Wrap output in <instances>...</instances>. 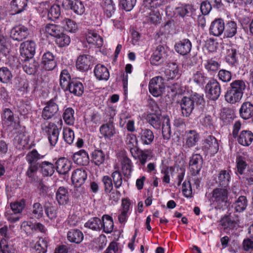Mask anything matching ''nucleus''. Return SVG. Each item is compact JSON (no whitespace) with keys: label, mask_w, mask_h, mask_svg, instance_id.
Listing matches in <instances>:
<instances>
[{"label":"nucleus","mask_w":253,"mask_h":253,"mask_svg":"<svg viewBox=\"0 0 253 253\" xmlns=\"http://www.w3.org/2000/svg\"><path fill=\"white\" fill-rule=\"evenodd\" d=\"M92 158L96 165L100 166L104 162L105 155L102 150H96L92 152Z\"/></svg>","instance_id":"56"},{"label":"nucleus","mask_w":253,"mask_h":253,"mask_svg":"<svg viewBox=\"0 0 253 253\" xmlns=\"http://www.w3.org/2000/svg\"><path fill=\"white\" fill-rule=\"evenodd\" d=\"M228 198V191L225 188H216L212 192L211 200L217 205L226 203Z\"/></svg>","instance_id":"10"},{"label":"nucleus","mask_w":253,"mask_h":253,"mask_svg":"<svg viewBox=\"0 0 253 253\" xmlns=\"http://www.w3.org/2000/svg\"><path fill=\"white\" fill-rule=\"evenodd\" d=\"M84 226L94 231H99L101 229V219L98 217H92L86 222Z\"/></svg>","instance_id":"49"},{"label":"nucleus","mask_w":253,"mask_h":253,"mask_svg":"<svg viewBox=\"0 0 253 253\" xmlns=\"http://www.w3.org/2000/svg\"><path fill=\"white\" fill-rule=\"evenodd\" d=\"M55 42L59 46L64 47L70 44L71 39L69 36L61 32L59 35L56 37Z\"/></svg>","instance_id":"57"},{"label":"nucleus","mask_w":253,"mask_h":253,"mask_svg":"<svg viewBox=\"0 0 253 253\" xmlns=\"http://www.w3.org/2000/svg\"><path fill=\"white\" fill-rule=\"evenodd\" d=\"M0 251L1 253H17L12 239L0 240Z\"/></svg>","instance_id":"28"},{"label":"nucleus","mask_w":253,"mask_h":253,"mask_svg":"<svg viewBox=\"0 0 253 253\" xmlns=\"http://www.w3.org/2000/svg\"><path fill=\"white\" fill-rule=\"evenodd\" d=\"M225 23L221 18H216L211 22L210 28V35L219 37L222 35L224 31Z\"/></svg>","instance_id":"12"},{"label":"nucleus","mask_w":253,"mask_h":253,"mask_svg":"<svg viewBox=\"0 0 253 253\" xmlns=\"http://www.w3.org/2000/svg\"><path fill=\"white\" fill-rule=\"evenodd\" d=\"M87 178V173L85 170L77 169L75 170L72 175L71 180L72 183L76 187L82 185Z\"/></svg>","instance_id":"17"},{"label":"nucleus","mask_w":253,"mask_h":253,"mask_svg":"<svg viewBox=\"0 0 253 253\" xmlns=\"http://www.w3.org/2000/svg\"><path fill=\"white\" fill-rule=\"evenodd\" d=\"M61 14L60 7L58 4L51 6L47 12V18L49 20L54 21L58 19Z\"/></svg>","instance_id":"53"},{"label":"nucleus","mask_w":253,"mask_h":253,"mask_svg":"<svg viewBox=\"0 0 253 253\" xmlns=\"http://www.w3.org/2000/svg\"><path fill=\"white\" fill-rule=\"evenodd\" d=\"M74 114V110L72 108L69 107L65 109L63 115V118L67 124L72 125L74 124L75 121Z\"/></svg>","instance_id":"61"},{"label":"nucleus","mask_w":253,"mask_h":253,"mask_svg":"<svg viewBox=\"0 0 253 253\" xmlns=\"http://www.w3.org/2000/svg\"><path fill=\"white\" fill-rule=\"evenodd\" d=\"M246 87L245 82L241 80L233 81L225 94V100L229 103L235 104L242 99Z\"/></svg>","instance_id":"1"},{"label":"nucleus","mask_w":253,"mask_h":253,"mask_svg":"<svg viewBox=\"0 0 253 253\" xmlns=\"http://www.w3.org/2000/svg\"><path fill=\"white\" fill-rule=\"evenodd\" d=\"M240 116L245 120H247L253 116V105L249 102L243 103L240 109Z\"/></svg>","instance_id":"35"},{"label":"nucleus","mask_w":253,"mask_h":253,"mask_svg":"<svg viewBox=\"0 0 253 253\" xmlns=\"http://www.w3.org/2000/svg\"><path fill=\"white\" fill-rule=\"evenodd\" d=\"M43 209L41 204L39 203H34L32 210V217L39 219L43 216Z\"/></svg>","instance_id":"63"},{"label":"nucleus","mask_w":253,"mask_h":253,"mask_svg":"<svg viewBox=\"0 0 253 253\" xmlns=\"http://www.w3.org/2000/svg\"><path fill=\"white\" fill-rule=\"evenodd\" d=\"M36 44L33 41H27L20 45V53L26 58H33L36 51Z\"/></svg>","instance_id":"13"},{"label":"nucleus","mask_w":253,"mask_h":253,"mask_svg":"<svg viewBox=\"0 0 253 253\" xmlns=\"http://www.w3.org/2000/svg\"><path fill=\"white\" fill-rule=\"evenodd\" d=\"M161 18V15L158 10H153L149 13L146 17V20L148 23L156 25L160 22Z\"/></svg>","instance_id":"58"},{"label":"nucleus","mask_w":253,"mask_h":253,"mask_svg":"<svg viewBox=\"0 0 253 253\" xmlns=\"http://www.w3.org/2000/svg\"><path fill=\"white\" fill-rule=\"evenodd\" d=\"M12 78L11 71L7 68L3 67L0 68V82L7 84L10 82Z\"/></svg>","instance_id":"55"},{"label":"nucleus","mask_w":253,"mask_h":253,"mask_svg":"<svg viewBox=\"0 0 253 253\" xmlns=\"http://www.w3.org/2000/svg\"><path fill=\"white\" fill-rule=\"evenodd\" d=\"M43 155H40L36 150L33 149L28 153L25 159L29 164L38 165L37 162L40 159H43Z\"/></svg>","instance_id":"50"},{"label":"nucleus","mask_w":253,"mask_h":253,"mask_svg":"<svg viewBox=\"0 0 253 253\" xmlns=\"http://www.w3.org/2000/svg\"><path fill=\"white\" fill-rule=\"evenodd\" d=\"M236 139L240 145L246 147L249 146L253 141V133L250 130H242Z\"/></svg>","instance_id":"19"},{"label":"nucleus","mask_w":253,"mask_h":253,"mask_svg":"<svg viewBox=\"0 0 253 253\" xmlns=\"http://www.w3.org/2000/svg\"><path fill=\"white\" fill-rule=\"evenodd\" d=\"M114 226L113 220L111 217L107 215H104L101 219V228L106 233H110Z\"/></svg>","instance_id":"43"},{"label":"nucleus","mask_w":253,"mask_h":253,"mask_svg":"<svg viewBox=\"0 0 253 253\" xmlns=\"http://www.w3.org/2000/svg\"><path fill=\"white\" fill-rule=\"evenodd\" d=\"M164 80L162 77L157 76L152 78L149 84L150 92L155 97L161 95L165 89Z\"/></svg>","instance_id":"4"},{"label":"nucleus","mask_w":253,"mask_h":253,"mask_svg":"<svg viewBox=\"0 0 253 253\" xmlns=\"http://www.w3.org/2000/svg\"><path fill=\"white\" fill-rule=\"evenodd\" d=\"M230 179V171L222 170L219 172L216 181L221 187L226 188L228 186Z\"/></svg>","instance_id":"38"},{"label":"nucleus","mask_w":253,"mask_h":253,"mask_svg":"<svg viewBox=\"0 0 253 253\" xmlns=\"http://www.w3.org/2000/svg\"><path fill=\"white\" fill-rule=\"evenodd\" d=\"M93 62V57L88 55L84 54L80 55L76 61V67L82 71H87L90 69V66Z\"/></svg>","instance_id":"11"},{"label":"nucleus","mask_w":253,"mask_h":253,"mask_svg":"<svg viewBox=\"0 0 253 253\" xmlns=\"http://www.w3.org/2000/svg\"><path fill=\"white\" fill-rule=\"evenodd\" d=\"M101 119L100 114L97 112H93L85 117V124L89 127H95L100 124Z\"/></svg>","instance_id":"32"},{"label":"nucleus","mask_w":253,"mask_h":253,"mask_svg":"<svg viewBox=\"0 0 253 253\" xmlns=\"http://www.w3.org/2000/svg\"><path fill=\"white\" fill-rule=\"evenodd\" d=\"M61 23L65 30L69 32L75 33L78 30V25L74 20L69 18L64 19Z\"/></svg>","instance_id":"44"},{"label":"nucleus","mask_w":253,"mask_h":253,"mask_svg":"<svg viewBox=\"0 0 253 253\" xmlns=\"http://www.w3.org/2000/svg\"><path fill=\"white\" fill-rule=\"evenodd\" d=\"M63 138L65 142L71 144L74 141L75 134L74 131L69 127L64 128L63 130Z\"/></svg>","instance_id":"64"},{"label":"nucleus","mask_w":253,"mask_h":253,"mask_svg":"<svg viewBox=\"0 0 253 253\" xmlns=\"http://www.w3.org/2000/svg\"><path fill=\"white\" fill-rule=\"evenodd\" d=\"M206 91L208 96L212 100H217L221 92V86L216 80H211L206 85Z\"/></svg>","instance_id":"5"},{"label":"nucleus","mask_w":253,"mask_h":253,"mask_svg":"<svg viewBox=\"0 0 253 253\" xmlns=\"http://www.w3.org/2000/svg\"><path fill=\"white\" fill-rule=\"evenodd\" d=\"M104 14L107 18H110L115 13L116 7L113 0H104L102 4Z\"/></svg>","instance_id":"41"},{"label":"nucleus","mask_w":253,"mask_h":253,"mask_svg":"<svg viewBox=\"0 0 253 253\" xmlns=\"http://www.w3.org/2000/svg\"><path fill=\"white\" fill-rule=\"evenodd\" d=\"M72 160L78 165L86 166L89 163L88 155L84 150H81L74 154Z\"/></svg>","instance_id":"24"},{"label":"nucleus","mask_w":253,"mask_h":253,"mask_svg":"<svg viewBox=\"0 0 253 253\" xmlns=\"http://www.w3.org/2000/svg\"><path fill=\"white\" fill-rule=\"evenodd\" d=\"M42 132L47 135L48 140L50 145L55 146L56 144L59 135V131L57 126L53 123H48L41 126Z\"/></svg>","instance_id":"3"},{"label":"nucleus","mask_w":253,"mask_h":253,"mask_svg":"<svg viewBox=\"0 0 253 253\" xmlns=\"http://www.w3.org/2000/svg\"><path fill=\"white\" fill-rule=\"evenodd\" d=\"M204 102L203 96L197 93H194L189 97H183L179 102L182 116L189 117L192 113L195 104L201 105Z\"/></svg>","instance_id":"2"},{"label":"nucleus","mask_w":253,"mask_h":253,"mask_svg":"<svg viewBox=\"0 0 253 253\" xmlns=\"http://www.w3.org/2000/svg\"><path fill=\"white\" fill-rule=\"evenodd\" d=\"M84 238L83 233L79 229H71L67 232V238L71 243L79 244L83 241Z\"/></svg>","instance_id":"27"},{"label":"nucleus","mask_w":253,"mask_h":253,"mask_svg":"<svg viewBox=\"0 0 253 253\" xmlns=\"http://www.w3.org/2000/svg\"><path fill=\"white\" fill-rule=\"evenodd\" d=\"M45 31L47 34L56 38L60 34L61 29L60 26L58 25L49 24L46 25Z\"/></svg>","instance_id":"60"},{"label":"nucleus","mask_w":253,"mask_h":253,"mask_svg":"<svg viewBox=\"0 0 253 253\" xmlns=\"http://www.w3.org/2000/svg\"><path fill=\"white\" fill-rule=\"evenodd\" d=\"M165 77L167 80L178 79L179 77V70L177 65L172 63L169 65L168 68L165 71Z\"/></svg>","instance_id":"34"},{"label":"nucleus","mask_w":253,"mask_h":253,"mask_svg":"<svg viewBox=\"0 0 253 253\" xmlns=\"http://www.w3.org/2000/svg\"><path fill=\"white\" fill-rule=\"evenodd\" d=\"M126 144L129 149L130 153L131 151L134 149L135 150L138 148L137 147V139L135 135L133 134H127L126 138Z\"/></svg>","instance_id":"51"},{"label":"nucleus","mask_w":253,"mask_h":253,"mask_svg":"<svg viewBox=\"0 0 253 253\" xmlns=\"http://www.w3.org/2000/svg\"><path fill=\"white\" fill-rule=\"evenodd\" d=\"M132 156L135 159H138L142 165H144L147 159H150L152 156L149 150H142L139 148L132 150L131 153Z\"/></svg>","instance_id":"21"},{"label":"nucleus","mask_w":253,"mask_h":253,"mask_svg":"<svg viewBox=\"0 0 253 253\" xmlns=\"http://www.w3.org/2000/svg\"><path fill=\"white\" fill-rule=\"evenodd\" d=\"M47 241L45 238H40L34 246L37 253H45L47 248Z\"/></svg>","instance_id":"54"},{"label":"nucleus","mask_w":253,"mask_h":253,"mask_svg":"<svg viewBox=\"0 0 253 253\" xmlns=\"http://www.w3.org/2000/svg\"><path fill=\"white\" fill-rule=\"evenodd\" d=\"M219 66V64L217 61L212 59H209L206 61L204 63V67L205 69L208 71V72L211 73L217 71L218 70Z\"/></svg>","instance_id":"62"},{"label":"nucleus","mask_w":253,"mask_h":253,"mask_svg":"<svg viewBox=\"0 0 253 253\" xmlns=\"http://www.w3.org/2000/svg\"><path fill=\"white\" fill-rule=\"evenodd\" d=\"M70 9L79 15L83 14L85 11V7L83 2L79 0H74Z\"/></svg>","instance_id":"59"},{"label":"nucleus","mask_w":253,"mask_h":253,"mask_svg":"<svg viewBox=\"0 0 253 253\" xmlns=\"http://www.w3.org/2000/svg\"><path fill=\"white\" fill-rule=\"evenodd\" d=\"M29 33L24 26L19 25L13 28L11 31V37L15 41H22L26 39Z\"/></svg>","instance_id":"18"},{"label":"nucleus","mask_w":253,"mask_h":253,"mask_svg":"<svg viewBox=\"0 0 253 253\" xmlns=\"http://www.w3.org/2000/svg\"><path fill=\"white\" fill-rule=\"evenodd\" d=\"M161 116L155 113L149 114L147 116L146 120L154 128L159 129L161 126Z\"/></svg>","instance_id":"46"},{"label":"nucleus","mask_w":253,"mask_h":253,"mask_svg":"<svg viewBox=\"0 0 253 253\" xmlns=\"http://www.w3.org/2000/svg\"><path fill=\"white\" fill-rule=\"evenodd\" d=\"M95 76L98 80L107 81L110 77L108 69L104 65H97L94 69Z\"/></svg>","instance_id":"29"},{"label":"nucleus","mask_w":253,"mask_h":253,"mask_svg":"<svg viewBox=\"0 0 253 253\" xmlns=\"http://www.w3.org/2000/svg\"><path fill=\"white\" fill-rule=\"evenodd\" d=\"M3 124L12 129H17L19 126V122L17 117H14L13 113L8 108L3 110L2 115Z\"/></svg>","instance_id":"9"},{"label":"nucleus","mask_w":253,"mask_h":253,"mask_svg":"<svg viewBox=\"0 0 253 253\" xmlns=\"http://www.w3.org/2000/svg\"><path fill=\"white\" fill-rule=\"evenodd\" d=\"M55 169L61 174H66L71 169L72 163L64 157L58 159L55 162Z\"/></svg>","instance_id":"20"},{"label":"nucleus","mask_w":253,"mask_h":253,"mask_svg":"<svg viewBox=\"0 0 253 253\" xmlns=\"http://www.w3.org/2000/svg\"><path fill=\"white\" fill-rule=\"evenodd\" d=\"M200 138V134L196 130L186 131L184 134V145L186 148L193 147L197 144Z\"/></svg>","instance_id":"15"},{"label":"nucleus","mask_w":253,"mask_h":253,"mask_svg":"<svg viewBox=\"0 0 253 253\" xmlns=\"http://www.w3.org/2000/svg\"><path fill=\"white\" fill-rule=\"evenodd\" d=\"M67 90L76 96H80L83 93L84 87L83 84L80 82L76 80L72 81L67 88Z\"/></svg>","instance_id":"37"},{"label":"nucleus","mask_w":253,"mask_h":253,"mask_svg":"<svg viewBox=\"0 0 253 253\" xmlns=\"http://www.w3.org/2000/svg\"><path fill=\"white\" fill-rule=\"evenodd\" d=\"M100 132L105 139H110L116 133L115 126L112 123L102 125L100 127Z\"/></svg>","instance_id":"36"},{"label":"nucleus","mask_w":253,"mask_h":253,"mask_svg":"<svg viewBox=\"0 0 253 253\" xmlns=\"http://www.w3.org/2000/svg\"><path fill=\"white\" fill-rule=\"evenodd\" d=\"M140 141L144 145H149L152 143L154 139L153 131L148 128L141 129L139 133Z\"/></svg>","instance_id":"23"},{"label":"nucleus","mask_w":253,"mask_h":253,"mask_svg":"<svg viewBox=\"0 0 253 253\" xmlns=\"http://www.w3.org/2000/svg\"><path fill=\"white\" fill-rule=\"evenodd\" d=\"M237 24L233 21H229L224 28V35L227 38H232L237 33Z\"/></svg>","instance_id":"48"},{"label":"nucleus","mask_w":253,"mask_h":253,"mask_svg":"<svg viewBox=\"0 0 253 253\" xmlns=\"http://www.w3.org/2000/svg\"><path fill=\"white\" fill-rule=\"evenodd\" d=\"M71 77L69 72L67 70H63L60 76V85L62 88L67 91V88L71 83Z\"/></svg>","instance_id":"47"},{"label":"nucleus","mask_w":253,"mask_h":253,"mask_svg":"<svg viewBox=\"0 0 253 253\" xmlns=\"http://www.w3.org/2000/svg\"><path fill=\"white\" fill-rule=\"evenodd\" d=\"M86 40L89 44L101 46L103 44V40L100 36L93 31L89 30L86 34Z\"/></svg>","instance_id":"33"},{"label":"nucleus","mask_w":253,"mask_h":253,"mask_svg":"<svg viewBox=\"0 0 253 253\" xmlns=\"http://www.w3.org/2000/svg\"><path fill=\"white\" fill-rule=\"evenodd\" d=\"M39 167L43 176H51L55 171V167L53 164L48 161L41 162L39 164Z\"/></svg>","instance_id":"31"},{"label":"nucleus","mask_w":253,"mask_h":253,"mask_svg":"<svg viewBox=\"0 0 253 253\" xmlns=\"http://www.w3.org/2000/svg\"><path fill=\"white\" fill-rule=\"evenodd\" d=\"M192 7L190 5L181 4L174 8L173 11L175 17L180 16L184 17L185 16H188L191 12Z\"/></svg>","instance_id":"45"},{"label":"nucleus","mask_w":253,"mask_h":253,"mask_svg":"<svg viewBox=\"0 0 253 253\" xmlns=\"http://www.w3.org/2000/svg\"><path fill=\"white\" fill-rule=\"evenodd\" d=\"M56 200L60 205H66L69 201L68 189L63 186L59 187L56 192Z\"/></svg>","instance_id":"22"},{"label":"nucleus","mask_w":253,"mask_h":253,"mask_svg":"<svg viewBox=\"0 0 253 253\" xmlns=\"http://www.w3.org/2000/svg\"><path fill=\"white\" fill-rule=\"evenodd\" d=\"M192 48V43L188 39H183L175 43L174 49L175 51L182 55L189 53Z\"/></svg>","instance_id":"16"},{"label":"nucleus","mask_w":253,"mask_h":253,"mask_svg":"<svg viewBox=\"0 0 253 253\" xmlns=\"http://www.w3.org/2000/svg\"><path fill=\"white\" fill-rule=\"evenodd\" d=\"M38 63L33 58H26L23 65L24 71L28 75H32L36 71Z\"/></svg>","instance_id":"40"},{"label":"nucleus","mask_w":253,"mask_h":253,"mask_svg":"<svg viewBox=\"0 0 253 253\" xmlns=\"http://www.w3.org/2000/svg\"><path fill=\"white\" fill-rule=\"evenodd\" d=\"M191 80L198 85L203 86L208 80V77L202 71L194 72Z\"/></svg>","instance_id":"42"},{"label":"nucleus","mask_w":253,"mask_h":253,"mask_svg":"<svg viewBox=\"0 0 253 253\" xmlns=\"http://www.w3.org/2000/svg\"><path fill=\"white\" fill-rule=\"evenodd\" d=\"M203 164L202 156L198 154H193L190 157L189 162V169L192 175L199 174Z\"/></svg>","instance_id":"8"},{"label":"nucleus","mask_w":253,"mask_h":253,"mask_svg":"<svg viewBox=\"0 0 253 253\" xmlns=\"http://www.w3.org/2000/svg\"><path fill=\"white\" fill-rule=\"evenodd\" d=\"M165 54V48L161 45H158L151 57V64L154 65L160 64L163 61Z\"/></svg>","instance_id":"26"},{"label":"nucleus","mask_w":253,"mask_h":253,"mask_svg":"<svg viewBox=\"0 0 253 253\" xmlns=\"http://www.w3.org/2000/svg\"><path fill=\"white\" fill-rule=\"evenodd\" d=\"M59 107L55 100L51 99L48 101L43 108L42 117L44 120H49L58 114Z\"/></svg>","instance_id":"7"},{"label":"nucleus","mask_w":253,"mask_h":253,"mask_svg":"<svg viewBox=\"0 0 253 253\" xmlns=\"http://www.w3.org/2000/svg\"><path fill=\"white\" fill-rule=\"evenodd\" d=\"M122 170L125 176L130 175L132 170V164L131 160L124 153L120 158Z\"/></svg>","instance_id":"25"},{"label":"nucleus","mask_w":253,"mask_h":253,"mask_svg":"<svg viewBox=\"0 0 253 253\" xmlns=\"http://www.w3.org/2000/svg\"><path fill=\"white\" fill-rule=\"evenodd\" d=\"M42 64L46 70L54 69L57 65L55 55L50 51L45 52L42 56Z\"/></svg>","instance_id":"14"},{"label":"nucleus","mask_w":253,"mask_h":253,"mask_svg":"<svg viewBox=\"0 0 253 253\" xmlns=\"http://www.w3.org/2000/svg\"><path fill=\"white\" fill-rule=\"evenodd\" d=\"M238 54L237 49L233 47L229 48L227 51L226 61L229 64L234 65L237 62Z\"/></svg>","instance_id":"52"},{"label":"nucleus","mask_w":253,"mask_h":253,"mask_svg":"<svg viewBox=\"0 0 253 253\" xmlns=\"http://www.w3.org/2000/svg\"><path fill=\"white\" fill-rule=\"evenodd\" d=\"M202 148L207 154L212 155L218 152L219 145L213 136L209 135L204 140Z\"/></svg>","instance_id":"6"},{"label":"nucleus","mask_w":253,"mask_h":253,"mask_svg":"<svg viewBox=\"0 0 253 253\" xmlns=\"http://www.w3.org/2000/svg\"><path fill=\"white\" fill-rule=\"evenodd\" d=\"M130 201L127 199H123L122 200L121 213L119 215L118 219L120 222L126 221L127 215L130 210Z\"/></svg>","instance_id":"30"},{"label":"nucleus","mask_w":253,"mask_h":253,"mask_svg":"<svg viewBox=\"0 0 253 253\" xmlns=\"http://www.w3.org/2000/svg\"><path fill=\"white\" fill-rule=\"evenodd\" d=\"M248 206V200L246 196H239L233 203L232 208L237 212L244 211Z\"/></svg>","instance_id":"39"}]
</instances>
